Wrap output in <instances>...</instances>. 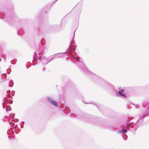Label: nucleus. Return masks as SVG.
Masks as SVG:
<instances>
[{
    "mask_svg": "<svg viewBox=\"0 0 149 149\" xmlns=\"http://www.w3.org/2000/svg\"><path fill=\"white\" fill-rule=\"evenodd\" d=\"M49 101L52 104L56 107L58 106V104L57 103L56 101L52 100H49Z\"/></svg>",
    "mask_w": 149,
    "mask_h": 149,
    "instance_id": "f257e3e1",
    "label": "nucleus"
},
{
    "mask_svg": "<svg viewBox=\"0 0 149 149\" xmlns=\"http://www.w3.org/2000/svg\"><path fill=\"white\" fill-rule=\"evenodd\" d=\"M127 132V130H120L119 131V132L122 133H124L125 132Z\"/></svg>",
    "mask_w": 149,
    "mask_h": 149,
    "instance_id": "f03ea898",
    "label": "nucleus"
},
{
    "mask_svg": "<svg viewBox=\"0 0 149 149\" xmlns=\"http://www.w3.org/2000/svg\"><path fill=\"white\" fill-rule=\"evenodd\" d=\"M121 95L123 97H125V94H124L123 93H121Z\"/></svg>",
    "mask_w": 149,
    "mask_h": 149,
    "instance_id": "7ed1b4c3",
    "label": "nucleus"
},
{
    "mask_svg": "<svg viewBox=\"0 0 149 149\" xmlns=\"http://www.w3.org/2000/svg\"><path fill=\"white\" fill-rule=\"evenodd\" d=\"M121 92H122V93H123L124 92V90L123 89H122L121 90Z\"/></svg>",
    "mask_w": 149,
    "mask_h": 149,
    "instance_id": "20e7f679",
    "label": "nucleus"
},
{
    "mask_svg": "<svg viewBox=\"0 0 149 149\" xmlns=\"http://www.w3.org/2000/svg\"><path fill=\"white\" fill-rule=\"evenodd\" d=\"M118 93L120 94V95L122 93H121V91H120L118 92Z\"/></svg>",
    "mask_w": 149,
    "mask_h": 149,
    "instance_id": "39448f33",
    "label": "nucleus"
}]
</instances>
